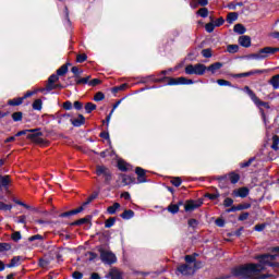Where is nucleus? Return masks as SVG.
<instances>
[{"mask_svg":"<svg viewBox=\"0 0 279 279\" xmlns=\"http://www.w3.org/2000/svg\"><path fill=\"white\" fill-rule=\"evenodd\" d=\"M255 260H258V264L251 263L234 268L232 276L234 278H252V274H260L265 271V267H271L272 264L269 253L256 255Z\"/></svg>","mask_w":279,"mask_h":279,"instance_id":"f257e3e1","label":"nucleus"},{"mask_svg":"<svg viewBox=\"0 0 279 279\" xmlns=\"http://www.w3.org/2000/svg\"><path fill=\"white\" fill-rule=\"evenodd\" d=\"M25 135H26V138H28V141H32L37 145H45V143H47L45 138L40 137V136H44L43 132H40V128L22 130L15 134V137L25 136Z\"/></svg>","mask_w":279,"mask_h":279,"instance_id":"f03ea898","label":"nucleus"},{"mask_svg":"<svg viewBox=\"0 0 279 279\" xmlns=\"http://www.w3.org/2000/svg\"><path fill=\"white\" fill-rule=\"evenodd\" d=\"M279 48L274 47H265L259 49L255 53H251L247 56L248 60H265L266 58H269V56H274V53H278Z\"/></svg>","mask_w":279,"mask_h":279,"instance_id":"7ed1b4c3","label":"nucleus"},{"mask_svg":"<svg viewBox=\"0 0 279 279\" xmlns=\"http://www.w3.org/2000/svg\"><path fill=\"white\" fill-rule=\"evenodd\" d=\"M244 93L248 95L250 99L255 104L257 108H266V110H269L271 106H269V102L260 100L258 96H256V93L250 88V86H244Z\"/></svg>","mask_w":279,"mask_h":279,"instance_id":"20e7f679","label":"nucleus"},{"mask_svg":"<svg viewBox=\"0 0 279 279\" xmlns=\"http://www.w3.org/2000/svg\"><path fill=\"white\" fill-rule=\"evenodd\" d=\"M184 71L186 75H204L206 73V65L204 63L187 64Z\"/></svg>","mask_w":279,"mask_h":279,"instance_id":"39448f33","label":"nucleus"},{"mask_svg":"<svg viewBox=\"0 0 279 279\" xmlns=\"http://www.w3.org/2000/svg\"><path fill=\"white\" fill-rule=\"evenodd\" d=\"M96 175L99 178L102 175L105 179L104 183L109 185L112 182V171L106 166H96Z\"/></svg>","mask_w":279,"mask_h":279,"instance_id":"423d86ee","label":"nucleus"},{"mask_svg":"<svg viewBox=\"0 0 279 279\" xmlns=\"http://www.w3.org/2000/svg\"><path fill=\"white\" fill-rule=\"evenodd\" d=\"M100 252V260L105 263V265H114L117 263V255L110 251H105L104 248H99Z\"/></svg>","mask_w":279,"mask_h":279,"instance_id":"0eeeda50","label":"nucleus"},{"mask_svg":"<svg viewBox=\"0 0 279 279\" xmlns=\"http://www.w3.org/2000/svg\"><path fill=\"white\" fill-rule=\"evenodd\" d=\"M195 84V81L186 78L184 76L170 78V83H166L165 86H189Z\"/></svg>","mask_w":279,"mask_h":279,"instance_id":"6e6552de","label":"nucleus"},{"mask_svg":"<svg viewBox=\"0 0 279 279\" xmlns=\"http://www.w3.org/2000/svg\"><path fill=\"white\" fill-rule=\"evenodd\" d=\"M5 165V159H0V167H3ZM10 184H12V179L10 174H0V193L1 191H8L10 189Z\"/></svg>","mask_w":279,"mask_h":279,"instance_id":"1a4fd4ad","label":"nucleus"},{"mask_svg":"<svg viewBox=\"0 0 279 279\" xmlns=\"http://www.w3.org/2000/svg\"><path fill=\"white\" fill-rule=\"evenodd\" d=\"M204 205V199H189L185 202L184 210L185 213H193V210H197V208H201V206Z\"/></svg>","mask_w":279,"mask_h":279,"instance_id":"9d476101","label":"nucleus"},{"mask_svg":"<svg viewBox=\"0 0 279 279\" xmlns=\"http://www.w3.org/2000/svg\"><path fill=\"white\" fill-rule=\"evenodd\" d=\"M135 173L137 175L136 184H145V182H147V170L142 167H136Z\"/></svg>","mask_w":279,"mask_h":279,"instance_id":"9b49d317","label":"nucleus"},{"mask_svg":"<svg viewBox=\"0 0 279 279\" xmlns=\"http://www.w3.org/2000/svg\"><path fill=\"white\" fill-rule=\"evenodd\" d=\"M177 270L182 276H193V274H195V268H193L189 264H183V265L178 266Z\"/></svg>","mask_w":279,"mask_h":279,"instance_id":"f8f14e48","label":"nucleus"},{"mask_svg":"<svg viewBox=\"0 0 279 279\" xmlns=\"http://www.w3.org/2000/svg\"><path fill=\"white\" fill-rule=\"evenodd\" d=\"M231 195L232 197H241L242 199H245V197L250 195V189L246 186L235 189L232 191Z\"/></svg>","mask_w":279,"mask_h":279,"instance_id":"ddd939ff","label":"nucleus"},{"mask_svg":"<svg viewBox=\"0 0 279 279\" xmlns=\"http://www.w3.org/2000/svg\"><path fill=\"white\" fill-rule=\"evenodd\" d=\"M262 73H267V70H252L244 73L233 74V77L235 78L250 77L252 75H262Z\"/></svg>","mask_w":279,"mask_h":279,"instance_id":"4468645a","label":"nucleus"},{"mask_svg":"<svg viewBox=\"0 0 279 279\" xmlns=\"http://www.w3.org/2000/svg\"><path fill=\"white\" fill-rule=\"evenodd\" d=\"M119 178L122 180L123 186H130V184H136V178H134L130 174L120 173Z\"/></svg>","mask_w":279,"mask_h":279,"instance_id":"2eb2a0df","label":"nucleus"},{"mask_svg":"<svg viewBox=\"0 0 279 279\" xmlns=\"http://www.w3.org/2000/svg\"><path fill=\"white\" fill-rule=\"evenodd\" d=\"M70 122L73 125V128H82V125L86 124V118L84 117V114L78 113L77 118H71Z\"/></svg>","mask_w":279,"mask_h":279,"instance_id":"dca6fc26","label":"nucleus"},{"mask_svg":"<svg viewBox=\"0 0 279 279\" xmlns=\"http://www.w3.org/2000/svg\"><path fill=\"white\" fill-rule=\"evenodd\" d=\"M60 80V76L58 74H51L48 77V83L46 84V90L47 93H51V90H53V86L56 84V82H58Z\"/></svg>","mask_w":279,"mask_h":279,"instance_id":"f3484780","label":"nucleus"},{"mask_svg":"<svg viewBox=\"0 0 279 279\" xmlns=\"http://www.w3.org/2000/svg\"><path fill=\"white\" fill-rule=\"evenodd\" d=\"M239 45H241V47H244L245 49L252 47V37H250L247 35L240 36Z\"/></svg>","mask_w":279,"mask_h":279,"instance_id":"a211bd4d","label":"nucleus"},{"mask_svg":"<svg viewBox=\"0 0 279 279\" xmlns=\"http://www.w3.org/2000/svg\"><path fill=\"white\" fill-rule=\"evenodd\" d=\"M92 221H93V216L87 215L84 218H81L78 220H75V221L71 222L70 226H72V227L84 226V223H92Z\"/></svg>","mask_w":279,"mask_h":279,"instance_id":"6ab92c4d","label":"nucleus"},{"mask_svg":"<svg viewBox=\"0 0 279 279\" xmlns=\"http://www.w3.org/2000/svg\"><path fill=\"white\" fill-rule=\"evenodd\" d=\"M225 175H227V180L229 179L231 184H239V180H241V174H239L234 171H231V172H229L228 174H225Z\"/></svg>","mask_w":279,"mask_h":279,"instance_id":"aec40b11","label":"nucleus"},{"mask_svg":"<svg viewBox=\"0 0 279 279\" xmlns=\"http://www.w3.org/2000/svg\"><path fill=\"white\" fill-rule=\"evenodd\" d=\"M223 68V63L222 62H215L213 64H210L209 66H206V71H209L213 75H215L217 73V71H219V69Z\"/></svg>","mask_w":279,"mask_h":279,"instance_id":"412c9836","label":"nucleus"},{"mask_svg":"<svg viewBox=\"0 0 279 279\" xmlns=\"http://www.w3.org/2000/svg\"><path fill=\"white\" fill-rule=\"evenodd\" d=\"M106 278L123 279V275L117 268H111L109 274L106 276Z\"/></svg>","mask_w":279,"mask_h":279,"instance_id":"4be33fe9","label":"nucleus"},{"mask_svg":"<svg viewBox=\"0 0 279 279\" xmlns=\"http://www.w3.org/2000/svg\"><path fill=\"white\" fill-rule=\"evenodd\" d=\"M69 66H71V63L68 62L63 65H61L58 70H57V74L59 77H63V75H66V73H69Z\"/></svg>","mask_w":279,"mask_h":279,"instance_id":"5701e85b","label":"nucleus"},{"mask_svg":"<svg viewBox=\"0 0 279 279\" xmlns=\"http://www.w3.org/2000/svg\"><path fill=\"white\" fill-rule=\"evenodd\" d=\"M121 219H124L125 221H130V219H133L134 217V210L132 209H125L121 215Z\"/></svg>","mask_w":279,"mask_h":279,"instance_id":"b1692460","label":"nucleus"},{"mask_svg":"<svg viewBox=\"0 0 279 279\" xmlns=\"http://www.w3.org/2000/svg\"><path fill=\"white\" fill-rule=\"evenodd\" d=\"M233 32L235 34H239L240 36H243V34H245V32H247V28H245V26L243 24H235L233 27Z\"/></svg>","mask_w":279,"mask_h":279,"instance_id":"393cba45","label":"nucleus"},{"mask_svg":"<svg viewBox=\"0 0 279 279\" xmlns=\"http://www.w3.org/2000/svg\"><path fill=\"white\" fill-rule=\"evenodd\" d=\"M234 21H239V13L238 12L228 13L227 23H229V25H232V23H234Z\"/></svg>","mask_w":279,"mask_h":279,"instance_id":"a878e982","label":"nucleus"},{"mask_svg":"<svg viewBox=\"0 0 279 279\" xmlns=\"http://www.w3.org/2000/svg\"><path fill=\"white\" fill-rule=\"evenodd\" d=\"M215 193L210 194V193H206L204 195V197H206L207 199H210V202H215V199H219V197H221V194L219 193V190L215 189Z\"/></svg>","mask_w":279,"mask_h":279,"instance_id":"bb28decb","label":"nucleus"},{"mask_svg":"<svg viewBox=\"0 0 279 279\" xmlns=\"http://www.w3.org/2000/svg\"><path fill=\"white\" fill-rule=\"evenodd\" d=\"M121 208V204L114 203L107 208L108 215H117V210Z\"/></svg>","mask_w":279,"mask_h":279,"instance_id":"cd10ccee","label":"nucleus"},{"mask_svg":"<svg viewBox=\"0 0 279 279\" xmlns=\"http://www.w3.org/2000/svg\"><path fill=\"white\" fill-rule=\"evenodd\" d=\"M171 80H173V77L171 76L155 77V84H165V82H167V84H170Z\"/></svg>","mask_w":279,"mask_h":279,"instance_id":"c85d7f7f","label":"nucleus"},{"mask_svg":"<svg viewBox=\"0 0 279 279\" xmlns=\"http://www.w3.org/2000/svg\"><path fill=\"white\" fill-rule=\"evenodd\" d=\"M117 167H118L119 171H122L124 173L130 171V168H128L129 165L124 160H119Z\"/></svg>","mask_w":279,"mask_h":279,"instance_id":"c756f323","label":"nucleus"},{"mask_svg":"<svg viewBox=\"0 0 279 279\" xmlns=\"http://www.w3.org/2000/svg\"><path fill=\"white\" fill-rule=\"evenodd\" d=\"M130 87V85L128 83H123L119 86H114L112 87L111 92L113 93V95H117V93L121 92V90H125Z\"/></svg>","mask_w":279,"mask_h":279,"instance_id":"7c9ffc66","label":"nucleus"},{"mask_svg":"<svg viewBox=\"0 0 279 279\" xmlns=\"http://www.w3.org/2000/svg\"><path fill=\"white\" fill-rule=\"evenodd\" d=\"M21 105H23V98L22 97H17V98H13V99L8 100V106L16 107V106H21Z\"/></svg>","mask_w":279,"mask_h":279,"instance_id":"2f4dec72","label":"nucleus"},{"mask_svg":"<svg viewBox=\"0 0 279 279\" xmlns=\"http://www.w3.org/2000/svg\"><path fill=\"white\" fill-rule=\"evenodd\" d=\"M156 75L151 74L145 77H142L140 81V84H149V82H153L154 84H156Z\"/></svg>","mask_w":279,"mask_h":279,"instance_id":"473e14b6","label":"nucleus"},{"mask_svg":"<svg viewBox=\"0 0 279 279\" xmlns=\"http://www.w3.org/2000/svg\"><path fill=\"white\" fill-rule=\"evenodd\" d=\"M168 213H170L171 215H178V213H180V208L178 207L177 204L171 203L168 207H167Z\"/></svg>","mask_w":279,"mask_h":279,"instance_id":"72a5a7b5","label":"nucleus"},{"mask_svg":"<svg viewBox=\"0 0 279 279\" xmlns=\"http://www.w3.org/2000/svg\"><path fill=\"white\" fill-rule=\"evenodd\" d=\"M71 72L73 73V77L75 80H80L81 75L84 73V70H81L77 66H72Z\"/></svg>","mask_w":279,"mask_h":279,"instance_id":"f704fd0d","label":"nucleus"},{"mask_svg":"<svg viewBox=\"0 0 279 279\" xmlns=\"http://www.w3.org/2000/svg\"><path fill=\"white\" fill-rule=\"evenodd\" d=\"M94 110H97V105H95L94 102H86L85 104L86 114H90V112H93Z\"/></svg>","mask_w":279,"mask_h":279,"instance_id":"c9c22d12","label":"nucleus"},{"mask_svg":"<svg viewBox=\"0 0 279 279\" xmlns=\"http://www.w3.org/2000/svg\"><path fill=\"white\" fill-rule=\"evenodd\" d=\"M252 162H256V157H251L247 161L241 162L240 168L247 169V167H252Z\"/></svg>","mask_w":279,"mask_h":279,"instance_id":"e433bc0d","label":"nucleus"},{"mask_svg":"<svg viewBox=\"0 0 279 279\" xmlns=\"http://www.w3.org/2000/svg\"><path fill=\"white\" fill-rule=\"evenodd\" d=\"M270 84L275 90H278L279 88V74H276L270 78Z\"/></svg>","mask_w":279,"mask_h":279,"instance_id":"4c0bfd02","label":"nucleus"},{"mask_svg":"<svg viewBox=\"0 0 279 279\" xmlns=\"http://www.w3.org/2000/svg\"><path fill=\"white\" fill-rule=\"evenodd\" d=\"M12 250V244L8 242H0V254L3 252H10Z\"/></svg>","mask_w":279,"mask_h":279,"instance_id":"58836bf2","label":"nucleus"},{"mask_svg":"<svg viewBox=\"0 0 279 279\" xmlns=\"http://www.w3.org/2000/svg\"><path fill=\"white\" fill-rule=\"evenodd\" d=\"M12 117V120L15 122V123H19V121H23V112L21 111H15L11 114Z\"/></svg>","mask_w":279,"mask_h":279,"instance_id":"ea45409f","label":"nucleus"},{"mask_svg":"<svg viewBox=\"0 0 279 279\" xmlns=\"http://www.w3.org/2000/svg\"><path fill=\"white\" fill-rule=\"evenodd\" d=\"M216 180L219 182L220 189H226V182L228 181V175L217 177Z\"/></svg>","mask_w":279,"mask_h":279,"instance_id":"a19ab883","label":"nucleus"},{"mask_svg":"<svg viewBox=\"0 0 279 279\" xmlns=\"http://www.w3.org/2000/svg\"><path fill=\"white\" fill-rule=\"evenodd\" d=\"M21 262V256H14L11 262L7 265L9 269H12V267H16L19 263Z\"/></svg>","mask_w":279,"mask_h":279,"instance_id":"79ce46f5","label":"nucleus"},{"mask_svg":"<svg viewBox=\"0 0 279 279\" xmlns=\"http://www.w3.org/2000/svg\"><path fill=\"white\" fill-rule=\"evenodd\" d=\"M271 149H274V151L279 150V136L278 135L272 136Z\"/></svg>","mask_w":279,"mask_h":279,"instance_id":"37998d69","label":"nucleus"},{"mask_svg":"<svg viewBox=\"0 0 279 279\" xmlns=\"http://www.w3.org/2000/svg\"><path fill=\"white\" fill-rule=\"evenodd\" d=\"M187 226L189 228H192L193 230H195L199 226V220L195 218H191L187 220Z\"/></svg>","mask_w":279,"mask_h":279,"instance_id":"c03bdc74","label":"nucleus"},{"mask_svg":"<svg viewBox=\"0 0 279 279\" xmlns=\"http://www.w3.org/2000/svg\"><path fill=\"white\" fill-rule=\"evenodd\" d=\"M170 183L172 186H175L178 189V186H181L182 185V178L180 177H173L171 180H170Z\"/></svg>","mask_w":279,"mask_h":279,"instance_id":"a18cd8bd","label":"nucleus"},{"mask_svg":"<svg viewBox=\"0 0 279 279\" xmlns=\"http://www.w3.org/2000/svg\"><path fill=\"white\" fill-rule=\"evenodd\" d=\"M197 253H194L192 255H185V263H187L189 265L195 263V260H197Z\"/></svg>","mask_w":279,"mask_h":279,"instance_id":"49530a36","label":"nucleus"},{"mask_svg":"<svg viewBox=\"0 0 279 279\" xmlns=\"http://www.w3.org/2000/svg\"><path fill=\"white\" fill-rule=\"evenodd\" d=\"M11 239H12V241H14V243H19V241H21V239H23V235H21V231H14L11 234Z\"/></svg>","mask_w":279,"mask_h":279,"instance_id":"de8ad7c7","label":"nucleus"},{"mask_svg":"<svg viewBox=\"0 0 279 279\" xmlns=\"http://www.w3.org/2000/svg\"><path fill=\"white\" fill-rule=\"evenodd\" d=\"M117 223V218L116 217H110L105 221V228H112Z\"/></svg>","mask_w":279,"mask_h":279,"instance_id":"09e8293b","label":"nucleus"},{"mask_svg":"<svg viewBox=\"0 0 279 279\" xmlns=\"http://www.w3.org/2000/svg\"><path fill=\"white\" fill-rule=\"evenodd\" d=\"M196 14H198V16H201L202 19H207L208 16V8H201Z\"/></svg>","mask_w":279,"mask_h":279,"instance_id":"8fccbe9b","label":"nucleus"},{"mask_svg":"<svg viewBox=\"0 0 279 279\" xmlns=\"http://www.w3.org/2000/svg\"><path fill=\"white\" fill-rule=\"evenodd\" d=\"M88 60V56L86 53H81L76 56V62L78 64H83V62H86Z\"/></svg>","mask_w":279,"mask_h":279,"instance_id":"3c124183","label":"nucleus"},{"mask_svg":"<svg viewBox=\"0 0 279 279\" xmlns=\"http://www.w3.org/2000/svg\"><path fill=\"white\" fill-rule=\"evenodd\" d=\"M215 23L209 22L205 25V31L207 32V34H213L215 32Z\"/></svg>","mask_w":279,"mask_h":279,"instance_id":"603ef678","label":"nucleus"},{"mask_svg":"<svg viewBox=\"0 0 279 279\" xmlns=\"http://www.w3.org/2000/svg\"><path fill=\"white\" fill-rule=\"evenodd\" d=\"M33 110H43V100L41 99H36L33 102Z\"/></svg>","mask_w":279,"mask_h":279,"instance_id":"864d4df0","label":"nucleus"},{"mask_svg":"<svg viewBox=\"0 0 279 279\" xmlns=\"http://www.w3.org/2000/svg\"><path fill=\"white\" fill-rule=\"evenodd\" d=\"M238 210H248V208H252V203H242L236 205Z\"/></svg>","mask_w":279,"mask_h":279,"instance_id":"5fc2aeb1","label":"nucleus"},{"mask_svg":"<svg viewBox=\"0 0 279 279\" xmlns=\"http://www.w3.org/2000/svg\"><path fill=\"white\" fill-rule=\"evenodd\" d=\"M106 99V95L102 92H97L94 96V101H104Z\"/></svg>","mask_w":279,"mask_h":279,"instance_id":"6e6d98bb","label":"nucleus"},{"mask_svg":"<svg viewBox=\"0 0 279 279\" xmlns=\"http://www.w3.org/2000/svg\"><path fill=\"white\" fill-rule=\"evenodd\" d=\"M243 230H245V228L244 227H240L238 230L231 231L229 233V236H241V234H243Z\"/></svg>","mask_w":279,"mask_h":279,"instance_id":"4d7b16f0","label":"nucleus"},{"mask_svg":"<svg viewBox=\"0 0 279 279\" xmlns=\"http://www.w3.org/2000/svg\"><path fill=\"white\" fill-rule=\"evenodd\" d=\"M203 58H213V49L206 48L202 50Z\"/></svg>","mask_w":279,"mask_h":279,"instance_id":"13d9d810","label":"nucleus"},{"mask_svg":"<svg viewBox=\"0 0 279 279\" xmlns=\"http://www.w3.org/2000/svg\"><path fill=\"white\" fill-rule=\"evenodd\" d=\"M218 86H230L232 87V83L230 81L218 78L217 81Z\"/></svg>","mask_w":279,"mask_h":279,"instance_id":"bf43d9fd","label":"nucleus"},{"mask_svg":"<svg viewBox=\"0 0 279 279\" xmlns=\"http://www.w3.org/2000/svg\"><path fill=\"white\" fill-rule=\"evenodd\" d=\"M227 51L229 53H238L239 52V45H229L227 47Z\"/></svg>","mask_w":279,"mask_h":279,"instance_id":"052dcab7","label":"nucleus"},{"mask_svg":"<svg viewBox=\"0 0 279 279\" xmlns=\"http://www.w3.org/2000/svg\"><path fill=\"white\" fill-rule=\"evenodd\" d=\"M233 204H234V199H232L231 197L225 198V201L222 203L225 208H230L231 206H233Z\"/></svg>","mask_w":279,"mask_h":279,"instance_id":"680f3d73","label":"nucleus"},{"mask_svg":"<svg viewBox=\"0 0 279 279\" xmlns=\"http://www.w3.org/2000/svg\"><path fill=\"white\" fill-rule=\"evenodd\" d=\"M29 243H33V241H45V236L40 234H35L28 238Z\"/></svg>","mask_w":279,"mask_h":279,"instance_id":"e2e57ef3","label":"nucleus"},{"mask_svg":"<svg viewBox=\"0 0 279 279\" xmlns=\"http://www.w3.org/2000/svg\"><path fill=\"white\" fill-rule=\"evenodd\" d=\"M51 264V260H49V258H40L39 259V267H49V265Z\"/></svg>","mask_w":279,"mask_h":279,"instance_id":"0e129e2a","label":"nucleus"},{"mask_svg":"<svg viewBox=\"0 0 279 279\" xmlns=\"http://www.w3.org/2000/svg\"><path fill=\"white\" fill-rule=\"evenodd\" d=\"M0 210H12V205L0 202Z\"/></svg>","mask_w":279,"mask_h":279,"instance_id":"69168bd1","label":"nucleus"},{"mask_svg":"<svg viewBox=\"0 0 279 279\" xmlns=\"http://www.w3.org/2000/svg\"><path fill=\"white\" fill-rule=\"evenodd\" d=\"M63 110H73V102L71 100L63 102Z\"/></svg>","mask_w":279,"mask_h":279,"instance_id":"338daca9","label":"nucleus"},{"mask_svg":"<svg viewBox=\"0 0 279 279\" xmlns=\"http://www.w3.org/2000/svg\"><path fill=\"white\" fill-rule=\"evenodd\" d=\"M99 84H101V80L94 78V80L89 81L88 86L95 87V86H99Z\"/></svg>","mask_w":279,"mask_h":279,"instance_id":"774afa93","label":"nucleus"}]
</instances>
